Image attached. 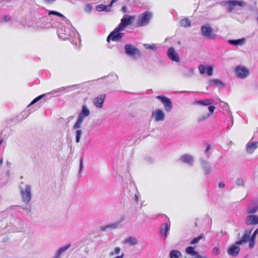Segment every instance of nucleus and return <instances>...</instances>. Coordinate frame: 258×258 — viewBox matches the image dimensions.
Wrapping results in <instances>:
<instances>
[{"label":"nucleus","mask_w":258,"mask_h":258,"mask_svg":"<svg viewBox=\"0 0 258 258\" xmlns=\"http://www.w3.org/2000/svg\"><path fill=\"white\" fill-rule=\"evenodd\" d=\"M208 109L209 110V112H206L204 113L203 114L200 115L198 118V120L199 121H203L208 117H209L214 112L215 107L214 106H209L208 107Z\"/></svg>","instance_id":"4468645a"},{"label":"nucleus","mask_w":258,"mask_h":258,"mask_svg":"<svg viewBox=\"0 0 258 258\" xmlns=\"http://www.w3.org/2000/svg\"><path fill=\"white\" fill-rule=\"evenodd\" d=\"M240 250V248L238 246L232 245L229 247L227 252L229 255L235 257L239 253Z\"/></svg>","instance_id":"a211bd4d"},{"label":"nucleus","mask_w":258,"mask_h":258,"mask_svg":"<svg viewBox=\"0 0 258 258\" xmlns=\"http://www.w3.org/2000/svg\"><path fill=\"white\" fill-rule=\"evenodd\" d=\"M61 89L62 90H65L64 88H63V87L61 88Z\"/></svg>","instance_id":"5fc2aeb1"},{"label":"nucleus","mask_w":258,"mask_h":258,"mask_svg":"<svg viewBox=\"0 0 258 258\" xmlns=\"http://www.w3.org/2000/svg\"><path fill=\"white\" fill-rule=\"evenodd\" d=\"M210 148H211L210 145L209 144H207L206 149L205 150V152L208 153L209 152V151L210 150Z\"/></svg>","instance_id":"de8ad7c7"},{"label":"nucleus","mask_w":258,"mask_h":258,"mask_svg":"<svg viewBox=\"0 0 258 258\" xmlns=\"http://www.w3.org/2000/svg\"><path fill=\"white\" fill-rule=\"evenodd\" d=\"M249 247L250 248H252L255 245V240L252 239H249Z\"/></svg>","instance_id":"4c0bfd02"},{"label":"nucleus","mask_w":258,"mask_h":258,"mask_svg":"<svg viewBox=\"0 0 258 258\" xmlns=\"http://www.w3.org/2000/svg\"><path fill=\"white\" fill-rule=\"evenodd\" d=\"M168 56L169 58L173 61L179 62L180 58L178 53L175 51L172 47H170L168 49Z\"/></svg>","instance_id":"9d476101"},{"label":"nucleus","mask_w":258,"mask_h":258,"mask_svg":"<svg viewBox=\"0 0 258 258\" xmlns=\"http://www.w3.org/2000/svg\"><path fill=\"white\" fill-rule=\"evenodd\" d=\"M236 184L239 186H243L244 182L242 178H238L236 180Z\"/></svg>","instance_id":"c9c22d12"},{"label":"nucleus","mask_w":258,"mask_h":258,"mask_svg":"<svg viewBox=\"0 0 258 258\" xmlns=\"http://www.w3.org/2000/svg\"><path fill=\"white\" fill-rule=\"evenodd\" d=\"M218 186L220 188H223L225 186V184L223 182H220L219 183Z\"/></svg>","instance_id":"49530a36"},{"label":"nucleus","mask_w":258,"mask_h":258,"mask_svg":"<svg viewBox=\"0 0 258 258\" xmlns=\"http://www.w3.org/2000/svg\"><path fill=\"white\" fill-rule=\"evenodd\" d=\"M31 187L29 185H27L25 189H22L21 194L23 201L28 203L31 200Z\"/></svg>","instance_id":"20e7f679"},{"label":"nucleus","mask_w":258,"mask_h":258,"mask_svg":"<svg viewBox=\"0 0 258 258\" xmlns=\"http://www.w3.org/2000/svg\"><path fill=\"white\" fill-rule=\"evenodd\" d=\"M90 114V111L87 108L86 106H84L82 108V110L80 115L83 116V117L85 116H88Z\"/></svg>","instance_id":"7c9ffc66"},{"label":"nucleus","mask_w":258,"mask_h":258,"mask_svg":"<svg viewBox=\"0 0 258 258\" xmlns=\"http://www.w3.org/2000/svg\"><path fill=\"white\" fill-rule=\"evenodd\" d=\"M145 46L146 48L149 49H155L156 48V46L155 44H145Z\"/></svg>","instance_id":"e433bc0d"},{"label":"nucleus","mask_w":258,"mask_h":258,"mask_svg":"<svg viewBox=\"0 0 258 258\" xmlns=\"http://www.w3.org/2000/svg\"><path fill=\"white\" fill-rule=\"evenodd\" d=\"M210 171V168H209V167L205 168V172L206 174H208L209 173Z\"/></svg>","instance_id":"09e8293b"},{"label":"nucleus","mask_w":258,"mask_h":258,"mask_svg":"<svg viewBox=\"0 0 258 258\" xmlns=\"http://www.w3.org/2000/svg\"><path fill=\"white\" fill-rule=\"evenodd\" d=\"M199 70L201 74H204L207 73V75L209 76L213 75V69L212 67L210 66L200 64L199 66Z\"/></svg>","instance_id":"9b49d317"},{"label":"nucleus","mask_w":258,"mask_h":258,"mask_svg":"<svg viewBox=\"0 0 258 258\" xmlns=\"http://www.w3.org/2000/svg\"><path fill=\"white\" fill-rule=\"evenodd\" d=\"M185 251L187 253L191 255L193 257L196 255L198 254V252L195 250V248L192 246L187 247Z\"/></svg>","instance_id":"393cba45"},{"label":"nucleus","mask_w":258,"mask_h":258,"mask_svg":"<svg viewBox=\"0 0 258 258\" xmlns=\"http://www.w3.org/2000/svg\"><path fill=\"white\" fill-rule=\"evenodd\" d=\"M252 230H245L244 234L242 236L241 239L235 242L236 245H240L243 243H245L248 241L249 239V237L251 233Z\"/></svg>","instance_id":"2eb2a0df"},{"label":"nucleus","mask_w":258,"mask_h":258,"mask_svg":"<svg viewBox=\"0 0 258 258\" xmlns=\"http://www.w3.org/2000/svg\"><path fill=\"white\" fill-rule=\"evenodd\" d=\"M225 3L229 6L227 9L228 12H231L234 10L232 6H239L240 7H244L245 5V3L242 1L230 0L226 2Z\"/></svg>","instance_id":"1a4fd4ad"},{"label":"nucleus","mask_w":258,"mask_h":258,"mask_svg":"<svg viewBox=\"0 0 258 258\" xmlns=\"http://www.w3.org/2000/svg\"><path fill=\"white\" fill-rule=\"evenodd\" d=\"M258 143H250L246 145V151L249 153H252L257 148Z\"/></svg>","instance_id":"6ab92c4d"},{"label":"nucleus","mask_w":258,"mask_h":258,"mask_svg":"<svg viewBox=\"0 0 258 258\" xmlns=\"http://www.w3.org/2000/svg\"><path fill=\"white\" fill-rule=\"evenodd\" d=\"M45 1L48 2V3H50V2H53V1H55V0H44Z\"/></svg>","instance_id":"603ef678"},{"label":"nucleus","mask_w":258,"mask_h":258,"mask_svg":"<svg viewBox=\"0 0 258 258\" xmlns=\"http://www.w3.org/2000/svg\"><path fill=\"white\" fill-rule=\"evenodd\" d=\"M124 49L126 54L128 55L134 56L140 54L139 49L131 44H126L124 46Z\"/></svg>","instance_id":"0eeeda50"},{"label":"nucleus","mask_w":258,"mask_h":258,"mask_svg":"<svg viewBox=\"0 0 258 258\" xmlns=\"http://www.w3.org/2000/svg\"><path fill=\"white\" fill-rule=\"evenodd\" d=\"M82 132L81 130H79L76 132V142L79 143L80 140V137L82 135Z\"/></svg>","instance_id":"72a5a7b5"},{"label":"nucleus","mask_w":258,"mask_h":258,"mask_svg":"<svg viewBox=\"0 0 258 258\" xmlns=\"http://www.w3.org/2000/svg\"><path fill=\"white\" fill-rule=\"evenodd\" d=\"M235 72L236 76L240 79H245L249 74L248 69L240 66H238L235 68Z\"/></svg>","instance_id":"39448f33"},{"label":"nucleus","mask_w":258,"mask_h":258,"mask_svg":"<svg viewBox=\"0 0 258 258\" xmlns=\"http://www.w3.org/2000/svg\"><path fill=\"white\" fill-rule=\"evenodd\" d=\"M169 230V226L167 224H164L161 228V234L162 236H164L165 239L167 237V232Z\"/></svg>","instance_id":"412c9836"},{"label":"nucleus","mask_w":258,"mask_h":258,"mask_svg":"<svg viewBox=\"0 0 258 258\" xmlns=\"http://www.w3.org/2000/svg\"><path fill=\"white\" fill-rule=\"evenodd\" d=\"M135 19L134 15H125L121 19L120 23L118 25L120 29L124 30L127 26L131 25Z\"/></svg>","instance_id":"f03ea898"},{"label":"nucleus","mask_w":258,"mask_h":258,"mask_svg":"<svg viewBox=\"0 0 258 258\" xmlns=\"http://www.w3.org/2000/svg\"><path fill=\"white\" fill-rule=\"evenodd\" d=\"M157 98L162 102L167 111H170L171 110L172 103L168 98L163 96H157Z\"/></svg>","instance_id":"6e6552de"},{"label":"nucleus","mask_w":258,"mask_h":258,"mask_svg":"<svg viewBox=\"0 0 258 258\" xmlns=\"http://www.w3.org/2000/svg\"><path fill=\"white\" fill-rule=\"evenodd\" d=\"M105 94H101L94 99V105L98 108H102L105 99Z\"/></svg>","instance_id":"dca6fc26"},{"label":"nucleus","mask_w":258,"mask_h":258,"mask_svg":"<svg viewBox=\"0 0 258 258\" xmlns=\"http://www.w3.org/2000/svg\"><path fill=\"white\" fill-rule=\"evenodd\" d=\"M71 246V244H69L66 246L61 247L57 252L54 258H59L61 254L68 249Z\"/></svg>","instance_id":"5701e85b"},{"label":"nucleus","mask_w":258,"mask_h":258,"mask_svg":"<svg viewBox=\"0 0 258 258\" xmlns=\"http://www.w3.org/2000/svg\"><path fill=\"white\" fill-rule=\"evenodd\" d=\"M11 20V17H9V16H5L4 17L3 19H2V21L3 22H7V21H9Z\"/></svg>","instance_id":"37998d69"},{"label":"nucleus","mask_w":258,"mask_h":258,"mask_svg":"<svg viewBox=\"0 0 258 258\" xmlns=\"http://www.w3.org/2000/svg\"><path fill=\"white\" fill-rule=\"evenodd\" d=\"M204 234L202 233L200 234L198 237L194 238L190 242L191 244H194L198 243L200 240L204 237Z\"/></svg>","instance_id":"473e14b6"},{"label":"nucleus","mask_w":258,"mask_h":258,"mask_svg":"<svg viewBox=\"0 0 258 258\" xmlns=\"http://www.w3.org/2000/svg\"><path fill=\"white\" fill-rule=\"evenodd\" d=\"M181 159L183 162L188 164L191 163L192 161V159L191 158V156L188 155H183Z\"/></svg>","instance_id":"cd10ccee"},{"label":"nucleus","mask_w":258,"mask_h":258,"mask_svg":"<svg viewBox=\"0 0 258 258\" xmlns=\"http://www.w3.org/2000/svg\"><path fill=\"white\" fill-rule=\"evenodd\" d=\"M121 11L123 13H126V7L125 6H123L121 8Z\"/></svg>","instance_id":"8fccbe9b"},{"label":"nucleus","mask_w":258,"mask_h":258,"mask_svg":"<svg viewBox=\"0 0 258 258\" xmlns=\"http://www.w3.org/2000/svg\"><path fill=\"white\" fill-rule=\"evenodd\" d=\"M152 117L154 118V120L156 121H160L164 120L165 118V114L164 112L161 109H156L152 112Z\"/></svg>","instance_id":"f8f14e48"},{"label":"nucleus","mask_w":258,"mask_h":258,"mask_svg":"<svg viewBox=\"0 0 258 258\" xmlns=\"http://www.w3.org/2000/svg\"><path fill=\"white\" fill-rule=\"evenodd\" d=\"M258 209V205H255L252 207H249L247 209V213L248 214L255 213Z\"/></svg>","instance_id":"c756f323"},{"label":"nucleus","mask_w":258,"mask_h":258,"mask_svg":"<svg viewBox=\"0 0 258 258\" xmlns=\"http://www.w3.org/2000/svg\"><path fill=\"white\" fill-rule=\"evenodd\" d=\"M151 18V14L149 12H145L139 17L135 24L136 27H140L147 25Z\"/></svg>","instance_id":"7ed1b4c3"},{"label":"nucleus","mask_w":258,"mask_h":258,"mask_svg":"<svg viewBox=\"0 0 258 258\" xmlns=\"http://www.w3.org/2000/svg\"><path fill=\"white\" fill-rule=\"evenodd\" d=\"M213 103L212 99H206L204 100L196 101L194 104L208 106Z\"/></svg>","instance_id":"aec40b11"},{"label":"nucleus","mask_w":258,"mask_h":258,"mask_svg":"<svg viewBox=\"0 0 258 258\" xmlns=\"http://www.w3.org/2000/svg\"><path fill=\"white\" fill-rule=\"evenodd\" d=\"M81 126V123L77 121L74 126V128H78Z\"/></svg>","instance_id":"a18cd8bd"},{"label":"nucleus","mask_w":258,"mask_h":258,"mask_svg":"<svg viewBox=\"0 0 258 258\" xmlns=\"http://www.w3.org/2000/svg\"><path fill=\"white\" fill-rule=\"evenodd\" d=\"M257 233V230H255L253 233L252 234L251 237H249V239L255 240V236Z\"/></svg>","instance_id":"a19ab883"},{"label":"nucleus","mask_w":258,"mask_h":258,"mask_svg":"<svg viewBox=\"0 0 258 258\" xmlns=\"http://www.w3.org/2000/svg\"><path fill=\"white\" fill-rule=\"evenodd\" d=\"M83 158H82L80 161V170H81L83 168Z\"/></svg>","instance_id":"3c124183"},{"label":"nucleus","mask_w":258,"mask_h":258,"mask_svg":"<svg viewBox=\"0 0 258 258\" xmlns=\"http://www.w3.org/2000/svg\"><path fill=\"white\" fill-rule=\"evenodd\" d=\"M244 39L243 38L237 39V40H229V42L230 44L238 45L242 44L244 42Z\"/></svg>","instance_id":"c85d7f7f"},{"label":"nucleus","mask_w":258,"mask_h":258,"mask_svg":"<svg viewBox=\"0 0 258 258\" xmlns=\"http://www.w3.org/2000/svg\"><path fill=\"white\" fill-rule=\"evenodd\" d=\"M209 84L210 85H217V86H223L224 84L223 82L218 79H213L209 81Z\"/></svg>","instance_id":"a878e982"},{"label":"nucleus","mask_w":258,"mask_h":258,"mask_svg":"<svg viewBox=\"0 0 258 258\" xmlns=\"http://www.w3.org/2000/svg\"><path fill=\"white\" fill-rule=\"evenodd\" d=\"M48 15H53L57 16L60 17L61 18H62L64 20L67 19V18H66V17L63 15H62V14H61V13H59L58 12H56V11H50L48 12Z\"/></svg>","instance_id":"2f4dec72"},{"label":"nucleus","mask_w":258,"mask_h":258,"mask_svg":"<svg viewBox=\"0 0 258 258\" xmlns=\"http://www.w3.org/2000/svg\"><path fill=\"white\" fill-rule=\"evenodd\" d=\"M44 96V95H40L39 96H38L37 97L35 98L32 102L31 103H30V105H32L34 103H35L36 102H37V101H38L39 100H40Z\"/></svg>","instance_id":"f704fd0d"},{"label":"nucleus","mask_w":258,"mask_h":258,"mask_svg":"<svg viewBox=\"0 0 258 258\" xmlns=\"http://www.w3.org/2000/svg\"><path fill=\"white\" fill-rule=\"evenodd\" d=\"M3 159H1L0 160V165L3 163Z\"/></svg>","instance_id":"864d4df0"},{"label":"nucleus","mask_w":258,"mask_h":258,"mask_svg":"<svg viewBox=\"0 0 258 258\" xmlns=\"http://www.w3.org/2000/svg\"><path fill=\"white\" fill-rule=\"evenodd\" d=\"M184 258H187L186 256L184 257ZM192 258H208L207 256L204 255L202 256L200 255L199 252H198V254H196Z\"/></svg>","instance_id":"ea45409f"},{"label":"nucleus","mask_w":258,"mask_h":258,"mask_svg":"<svg viewBox=\"0 0 258 258\" xmlns=\"http://www.w3.org/2000/svg\"><path fill=\"white\" fill-rule=\"evenodd\" d=\"M83 119H84V117L81 115H79V118H78L77 121L81 124L83 121Z\"/></svg>","instance_id":"c03bdc74"},{"label":"nucleus","mask_w":258,"mask_h":258,"mask_svg":"<svg viewBox=\"0 0 258 258\" xmlns=\"http://www.w3.org/2000/svg\"><path fill=\"white\" fill-rule=\"evenodd\" d=\"M219 248L217 247L214 248L213 250V253L215 255H217L219 253Z\"/></svg>","instance_id":"79ce46f5"},{"label":"nucleus","mask_w":258,"mask_h":258,"mask_svg":"<svg viewBox=\"0 0 258 258\" xmlns=\"http://www.w3.org/2000/svg\"><path fill=\"white\" fill-rule=\"evenodd\" d=\"M256 230H257V233H258V228H257V229H256Z\"/></svg>","instance_id":"6e6d98bb"},{"label":"nucleus","mask_w":258,"mask_h":258,"mask_svg":"<svg viewBox=\"0 0 258 258\" xmlns=\"http://www.w3.org/2000/svg\"><path fill=\"white\" fill-rule=\"evenodd\" d=\"M170 258H181L182 254L178 250H172L170 253Z\"/></svg>","instance_id":"4be33fe9"},{"label":"nucleus","mask_w":258,"mask_h":258,"mask_svg":"<svg viewBox=\"0 0 258 258\" xmlns=\"http://www.w3.org/2000/svg\"><path fill=\"white\" fill-rule=\"evenodd\" d=\"M120 251V248L119 247H116L114 251L111 253V255H113L116 254H118Z\"/></svg>","instance_id":"58836bf2"},{"label":"nucleus","mask_w":258,"mask_h":258,"mask_svg":"<svg viewBox=\"0 0 258 258\" xmlns=\"http://www.w3.org/2000/svg\"><path fill=\"white\" fill-rule=\"evenodd\" d=\"M180 24L181 26L187 27L190 25V21L187 18H184L181 20Z\"/></svg>","instance_id":"bb28decb"},{"label":"nucleus","mask_w":258,"mask_h":258,"mask_svg":"<svg viewBox=\"0 0 258 258\" xmlns=\"http://www.w3.org/2000/svg\"><path fill=\"white\" fill-rule=\"evenodd\" d=\"M201 31L203 36L205 37L210 39H214L216 37L215 35L213 33L212 28L209 25L203 26L201 27Z\"/></svg>","instance_id":"423d86ee"},{"label":"nucleus","mask_w":258,"mask_h":258,"mask_svg":"<svg viewBox=\"0 0 258 258\" xmlns=\"http://www.w3.org/2000/svg\"><path fill=\"white\" fill-rule=\"evenodd\" d=\"M247 225H258V216L254 215H248L246 219Z\"/></svg>","instance_id":"f3484780"},{"label":"nucleus","mask_w":258,"mask_h":258,"mask_svg":"<svg viewBox=\"0 0 258 258\" xmlns=\"http://www.w3.org/2000/svg\"><path fill=\"white\" fill-rule=\"evenodd\" d=\"M123 243H129L131 245H134L137 243V240L134 237H129L123 242Z\"/></svg>","instance_id":"b1692460"},{"label":"nucleus","mask_w":258,"mask_h":258,"mask_svg":"<svg viewBox=\"0 0 258 258\" xmlns=\"http://www.w3.org/2000/svg\"><path fill=\"white\" fill-rule=\"evenodd\" d=\"M123 30L120 29L117 26L114 30L112 31L107 37V41L109 42L110 40L113 41L119 40L124 35V33L120 32Z\"/></svg>","instance_id":"f257e3e1"},{"label":"nucleus","mask_w":258,"mask_h":258,"mask_svg":"<svg viewBox=\"0 0 258 258\" xmlns=\"http://www.w3.org/2000/svg\"><path fill=\"white\" fill-rule=\"evenodd\" d=\"M116 2H117V0H111L110 4H109L108 5H104L103 4H100L97 7L96 9H97V11H100V12H102V11L109 12L111 11L112 5L114 3H116Z\"/></svg>","instance_id":"ddd939ff"}]
</instances>
